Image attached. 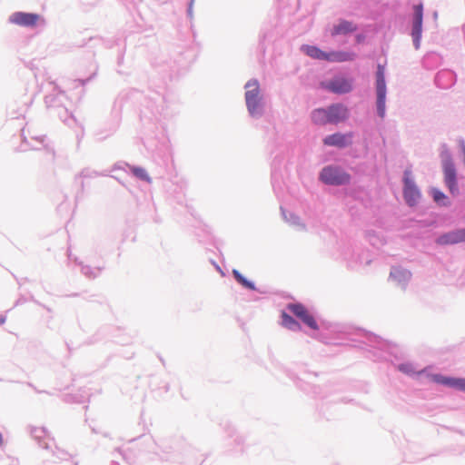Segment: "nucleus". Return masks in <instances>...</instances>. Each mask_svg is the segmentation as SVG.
<instances>
[{
    "mask_svg": "<svg viewBox=\"0 0 465 465\" xmlns=\"http://www.w3.org/2000/svg\"><path fill=\"white\" fill-rule=\"evenodd\" d=\"M320 178L326 184L341 185L348 183L351 176L339 167L327 166L321 172Z\"/></svg>",
    "mask_w": 465,
    "mask_h": 465,
    "instance_id": "obj_1",
    "label": "nucleus"
},
{
    "mask_svg": "<svg viewBox=\"0 0 465 465\" xmlns=\"http://www.w3.org/2000/svg\"><path fill=\"white\" fill-rule=\"evenodd\" d=\"M377 111L381 118L385 116L386 84L384 66L378 65L376 73Z\"/></svg>",
    "mask_w": 465,
    "mask_h": 465,
    "instance_id": "obj_2",
    "label": "nucleus"
},
{
    "mask_svg": "<svg viewBox=\"0 0 465 465\" xmlns=\"http://www.w3.org/2000/svg\"><path fill=\"white\" fill-rule=\"evenodd\" d=\"M245 101L249 112L252 114H258L260 105V86L257 80H250L245 84Z\"/></svg>",
    "mask_w": 465,
    "mask_h": 465,
    "instance_id": "obj_3",
    "label": "nucleus"
},
{
    "mask_svg": "<svg viewBox=\"0 0 465 465\" xmlns=\"http://www.w3.org/2000/svg\"><path fill=\"white\" fill-rule=\"evenodd\" d=\"M288 310L299 318L308 327L318 330L319 326L314 317L309 312L307 308L301 303H292L288 305Z\"/></svg>",
    "mask_w": 465,
    "mask_h": 465,
    "instance_id": "obj_4",
    "label": "nucleus"
},
{
    "mask_svg": "<svg viewBox=\"0 0 465 465\" xmlns=\"http://www.w3.org/2000/svg\"><path fill=\"white\" fill-rule=\"evenodd\" d=\"M411 172L405 171L404 173V199L407 203L413 206L418 203L420 200V192L414 183L410 178Z\"/></svg>",
    "mask_w": 465,
    "mask_h": 465,
    "instance_id": "obj_5",
    "label": "nucleus"
},
{
    "mask_svg": "<svg viewBox=\"0 0 465 465\" xmlns=\"http://www.w3.org/2000/svg\"><path fill=\"white\" fill-rule=\"evenodd\" d=\"M322 87L334 94H347L352 90V83L344 77H335L332 80L322 83Z\"/></svg>",
    "mask_w": 465,
    "mask_h": 465,
    "instance_id": "obj_6",
    "label": "nucleus"
},
{
    "mask_svg": "<svg viewBox=\"0 0 465 465\" xmlns=\"http://www.w3.org/2000/svg\"><path fill=\"white\" fill-rule=\"evenodd\" d=\"M41 19L40 15L32 13L16 12L10 16V22L25 27H34Z\"/></svg>",
    "mask_w": 465,
    "mask_h": 465,
    "instance_id": "obj_7",
    "label": "nucleus"
},
{
    "mask_svg": "<svg viewBox=\"0 0 465 465\" xmlns=\"http://www.w3.org/2000/svg\"><path fill=\"white\" fill-rule=\"evenodd\" d=\"M444 181L450 193L458 194L459 189L456 180V170L451 161L446 160L443 163Z\"/></svg>",
    "mask_w": 465,
    "mask_h": 465,
    "instance_id": "obj_8",
    "label": "nucleus"
},
{
    "mask_svg": "<svg viewBox=\"0 0 465 465\" xmlns=\"http://www.w3.org/2000/svg\"><path fill=\"white\" fill-rule=\"evenodd\" d=\"M422 16H423L422 5L420 4V5H415L414 6L413 26H412V37H413L416 48L419 47L420 39L421 36Z\"/></svg>",
    "mask_w": 465,
    "mask_h": 465,
    "instance_id": "obj_9",
    "label": "nucleus"
},
{
    "mask_svg": "<svg viewBox=\"0 0 465 465\" xmlns=\"http://www.w3.org/2000/svg\"><path fill=\"white\" fill-rule=\"evenodd\" d=\"M352 134H341L336 133L326 136L323 139V143L327 146H336L343 148L351 143Z\"/></svg>",
    "mask_w": 465,
    "mask_h": 465,
    "instance_id": "obj_10",
    "label": "nucleus"
},
{
    "mask_svg": "<svg viewBox=\"0 0 465 465\" xmlns=\"http://www.w3.org/2000/svg\"><path fill=\"white\" fill-rule=\"evenodd\" d=\"M327 109L330 124H338L348 118V109L341 104H332Z\"/></svg>",
    "mask_w": 465,
    "mask_h": 465,
    "instance_id": "obj_11",
    "label": "nucleus"
},
{
    "mask_svg": "<svg viewBox=\"0 0 465 465\" xmlns=\"http://www.w3.org/2000/svg\"><path fill=\"white\" fill-rule=\"evenodd\" d=\"M437 243L440 245L444 244H455L465 242V229L450 232L440 236L437 239Z\"/></svg>",
    "mask_w": 465,
    "mask_h": 465,
    "instance_id": "obj_12",
    "label": "nucleus"
},
{
    "mask_svg": "<svg viewBox=\"0 0 465 465\" xmlns=\"http://www.w3.org/2000/svg\"><path fill=\"white\" fill-rule=\"evenodd\" d=\"M357 27L351 22L341 20L338 25H334L331 31L332 36L339 35H346L356 31Z\"/></svg>",
    "mask_w": 465,
    "mask_h": 465,
    "instance_id": "obj_13",
    "label": "nucleus"
},
{
    "mask_svg": "<svg viewBox=\"0 0 465 465\" xmlns=\"http://www.w3.org/2000/svg\"><path fill=\"white\" fill-rule=\"evenodd\" d=\"M354 58L355 54L353 53L338 51L327 53L326 61L341 63L346 61H352Z\"/></svg>",
    "mask_w": 465,
    "mask_h": 465,
    "instance_id": "obj_14",
    "label": "nucleus"
},
{
    "mask_svg": "<svg viewBox=\"0 0 465 465\" xmlns=\"http://www.w3.org/2000/svg\"><path fill=\"white\" fill-rule=\"evenodd\" d=\"M302 50L310 57L326 61L327 53L313 45H302Z\"/></svg>",
    "mask_w": 465,
    "mask_h": 465,
    "instance_id": "obj_15",
    "label": "nucleus"
},
{
    "mask_svg": "<svg viewBox=\"0 0 465 465\" xmlns=\"http://www.w3.org/2000/svg\"><path fill=\"white\" fill-rule=\"evenodd\" d=\"M312 120L316 124H326L329 123L328 109L319 108L312 112Z\"/></svg>",
    "mask_w": 465,
    "mask_h": 465,
    "instance_id": "obj_16",
    "label": "nucleus"
},
{
    "mask_svg": "<svg viewBox=\"0 0 465 465\" xmlns=\"http://www.w3.org/2000/svg\"><path fill=\"white\" fill-rule=\"evenodd\" d=\"M282 325L292 331L301 330L300 323L286 312L282 313Z\"/></svg>",
    "mask_w": 465,
    "mask_h": 465,
    "instance_id": "obj_17",
    "label": "nucleus"
},
{
    "mask_svg": "<svg viewBox=\"0 0 465 465\" xmlns=\"http://www.w3.org/2000/svg\"><path fill=\"white\" fill-rule=\"evenodd\" d=\"M431 194H432L433 200L438 204H440V205H448L449 204L447 196L440 190L433 188L431 190Z\"/></svg>",
    "mask_w": 465,
    "mask_h": 465,
    "instance_id": "obj_18",
    "label": "nucleus"
},
{
    "mask_svg": "<svg viewBox=\"0 0 465 465\" xmlns=\"http://www.w3.org/2000/svg\"><path fill=\"white\" fill-rule=\"evenodd\" d=\"M131 172L137 178H139V179H141L143 181L149 182V183L151 182V178L149 177V175H148V173H147L145 169H143L142 167L133 166V167H131Z\"/></svg>",
    "mask_w": 465,
    "mask_h": 465,
    "instance_id": "obj_19",
    "label": "nucleus"
},
{
    "mask_svg": "<svg viewBox=\"0 0 465 465\" xmlns=\"http://www.w3.org/2000/svg\"><path fill=\"white\" fill-rule=\"evenodd\" d=\"M429 377L430 381L435 383L442 384L447 387H450V385L451 377H446L440 374H430Z\"/></svg>",
    "mask_w": 465,
    "mask_h": 465,
    "instance_id": "obj_20",
    "label": "nucleus"
},
{
    "mask_svg": "<svg viewBox=\"0 0 465 465\" xmlns=\"http://www.w3.org/2000/svg\"><path fill=\"white\" fill-rule=\"evenodd\" d=\"M232 274H233L234 278L236 279V281L239 283H241L242 286H244L245 288L251 289V290L254 289L253 283H252L246 278H244L238 271L233 270Z\"/></svg>",
    "mask_w": 465,
    "mask_h": 465,
    "instance_id": "obj_21",
    "label": "nucleus"
},
{
    "mask_svg": "<svg viewBox=\"0 0 465 465\" xmlns=\"http://www.w3.org/2000/svg\"><path fill=\"white\" fill-rule=\"evenodd\" d=\"M450 387L465 391V378H451Z\"/></svg>",
    "mask_w": 465,
    "mask_h": 465,
    "instance_id": "obj_22",
    "label": "nucleus"
},
{
    "mask_svg": "<svg viewBox=\"0 0 465 465\" xmlns=\"http://www.w3.org/2000/svg\"><path fill=\"white\" fill-rule=\"evenodd\" d=\"M399 370L408 375H412L414 373H416L414 371V369H413V366L411 364H409V363H405V364H401L399 365Z\"/></svg>",
    "mask_w": 465,
    "mask_h": 465,
    "instance_id": "obj_23",
    "label": "nucleus"
},
{
    "mask_svg": "<svg viewBox=\"0 0 465 465\" xmlns=\"http://www.w3.org/2000/svg\"><path fill=\"white\" fill-rule=\"evenodd\" d=\"M5 322V317L3 315H0V325L4 324Z\"/></svg>",
    "mask_w": 465,
    "mask_h": 465,
    "instance_id": "obj_24",
    "label": "nucleus"
},
{
    "mask_svg": "<svg viewBox=\"0 0 465 465\" xmlns=\"http://www.w3.org/2000/svg\"><path fill=\"white\" fill-rule=\"evenodd\" d=\"M3 443L2 434L0 433V445Z\"/></svg>",
    "mask_w": 465,
    "mask_h": 465,
    "instance_id": "obj_25",
    "label": "nucleus"
}]
</instances>
